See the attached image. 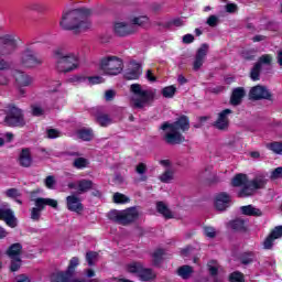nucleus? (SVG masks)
I'll list each match as a JSON object with an SVG mask.
<instances>
[{
  "mask_svg": "<svg viewBox=\"0 0 282 282\" xmlns=\"http://www.w3.org/2000/svg\"><path fill=\"white\" fill-rule=\"evenodd\" d=\"M89 14L91 10L89 9H75L63 13L59 25L63 30H77V32H85L91 28V22L89 21Z\"/></svg>",
  "mask_w": 282,
  "mask_h": 282,
  "instance_id": "1",
  "label": "nucleus"
},
{
  "mask_svg": "<svg viewBox=\"0 0 282 282\" xmlns=\"http://www.w3.org/2000/svg\"><path fill=\"white\" fill-rule=\"evenodd\" d=\"M53 58L58 74H69L80 67V55L76 52L57 48L53 52Z\"/></svg>",
  "mask_w": 282,
  "mask_h": 282,
  "instance_id": "2",
  "label": "nucleus"
},
{
  "mask_svg": "<svg viewBox=\"0 0 282 282\" xmlns=\"http://www.w3.org/2000/svg\"><path fill=\"white\" fill-rule=\"evenodd\" d=\"M189 128L191 124L186 116L178 118L177 121L173 123L164 122L161 126L163 131V140L166 142V144H182L185 139L184 135L180 133V129L181 131H188Z\"/></svg>",
  "mask_w": 282,
  "mask_h": 282,
  "instance_id": "3",
  "label": "nucleus"
},
{
  "mask_svg": "<svg viewBox=\"0 0 282 282\" xmlns=\"http://www.w3.org/2000/svg\"><path fill=\"white\" fill-rule=\"evenodd\" d=\"M265 184H268L265 177L257 176L256 178L248 181V176L246 174H237L231 181L232 186H242L238 192V197H252L257 191L265 188Z\"/></svg>",
  "mask_w": 282,
  "mask_h": 282,
  "instance_id": "4",
  "label": "nucleus"
},
{
  "mask_svg": "<svg viewBox=\"0 0 282 282\" xmlns=\"http://www.w3.org/2000/svg\"><path fill=\"white\" fill-rule=\"evenodd\" d=\"M130 91L132 94L131 104L135 109H144L155 100V89L144 88L140 84H132Z\"/></svg>",
  "mask_w": 282,
  "mask_h": 282,
  "instance_id": "5",
  "label": "nucleus"
},
{
  "mask_svg": "<svg viewBox=\"0 0 282 282\" xmlns=\"http://www.w3.org/2000/svg\"><path fill=\"white\" fill-rule=\"evenodd\" d=\"M2 124H4V127H18L22 129V127L28 124V121H25V112L17 105L9 104L4 109V118Z\"/></svg>",
  "mask_w": 282,
  "mask_h": 282,
  "instance_id": "6",
  "label": "nucleus"
},
{
  "mask_svg": "<svg viewBox=\"0 0 282 282\" xmlns=\"http://www.w3.org/2000/svg\"><path fill=\"white\" fill-rule=\"evenodd\" d=\"M19 65L24 69H33L43 65V58L36 56V43L29 44L20 54Z\"/></svg>",
  "mask_w": 282,
  "mask_h": 282,
  "instance_id": "7",
  "label": "nucleus"
},
{
  "mask_svg": "<svg viewBox=\"0 0 282 282\" xmlns=\"http://www.w3.org/2000/svg\"><path fill=\"white\" fill-rule=\"evenodd\" d=\"M108 217L121 226H129V224H133V221L138 220L140 212H138V208L135 207H130L124 210L115 209L108 214Z\"/></svg>",
  "mask_w": 282,
  "mask_h": 282,
  "instance_id": "8",
  "label": "nucleus"
},
{
  "mask_svg": "<svg viewBox=\"0 0 282 282\" xmlns=\"http://www.w3.org/2000/svg\"><path fill=\"white\" fill-rule=\"evenodd\" d=\"M80 265L78 257H73L69 260V264L66 271L55 272L51 275L52 282H83V280L74 279L76 274V268Z\"/></svg>",
  "mask_w": 282,
  "mask_h": 282,
  "instance_id": "9",
  "label": "nucleus"
},
{
  "mask_svg": "<svg viewBox=\"0 0 282 282\" xmlns=\"http://www.w3.org/2000/svg\"><path fill=\"white\" fill-rule=\"evenodd\" d=\"M99 68L106 76H118L122 73V59L117 56H108L100 59Z\"/></svg>",
  "mask_w": 282,
  "mask_h": 282,
  "instance_id": "10",
  "label": "nucleus"
},
{
  "mask_svg": "<svg viewBox=\"0 0 282 282\" xmlns=\"http://www.w3.org/2000/svg\"><path fill=\"white\" fill-rule=\"evenodd\" d=\"M35 207L31 209V219L33 221H39L41 219V213L45 210V206L51 208H58V202L54 198H43L39 197L34 199Z\"/></svg>",
  "mask_w": 282,
  "mask_h": 282,
  "instance_id": "11",
  "label": "nucleus"
},
{
  "mask_svg": "<svg viewBox=\"0 0 282 282\" xmlns=\"http://www.w3.org/2000/svg\"><path fill=\"white\" fill-rule=\"evenodd\" d=\"M17 50V39L14 35H3L0 37V56H10Z\"/></svg>",
  "mask_w": 282,
  "mask_h": 282,
  "instance_id": "12",
  "label": "nucleus"
},
{
  "mask_svg": "<svg viewBox=\"0 0 282 282\" xmlns=\"http://www.w3.org/2000/svg\"><path fill=\"white\" fill-rule=\"evenodd\" d=\"M0 219H2L10 228H17V217L8 204L0 206Z\"/></svg>",
  "mask_w": 282,
  "mask_h": 282,
  "instance_id": "13",
  "label": "nucleus"
},
{
  "mask_svg": "<svg viewBox=\"0 0 282 282\" xmlns=\"http://www.w3.org/2000/svg\"><path fill=\"white\" fill-rule=\"evenodd\" d=\"M232 113L231 109H225L218 113V118L214 123V127L219 131H228V127H230V119L228 116Z\"/></svg>",
  "mask_w": 282,
  "mask_h": 282,
  "instance_id": "14",
  "label": "nucleus"
},
{
  "mask_svg": "<svg viewBox=\"0 0 282 282\" xmlns=\"http://www.w3.org/2000/svg\"><path fill=\"white\" fill-rule=\"evenodd\" d=\"M67 186L73 191H77L78 195H83L85 193H88V191H91V188H94V182H91L90 180L83 178L77 181L76 183L70 182Z\"/></svg>",
  "mask_w": 282,
  "mask_h": 282,
  "instance_id": "15",
  "label": "nucleus"
},
{
  "mask_svg": "<svg viewBox=\"0 0 282 282\" xmlns=\"http://www.w3.org/2000/svg\"><path fill=\"white\" fill-rule=\"evenodd\" d=\"M251 100H271L272 94L263 86H254L249 93Z\"/></svg>",
  "mask_w": 282,
  "mask_h": 282,
  "instance_id": "16",
  "label": "nucleus"
},
{
  "mask_svg": "<svg viewBox=\"0 0 282 282\" xmlns=\"http://www.w3.org/2000/svg\"><path fill=\"white\" fill-rule=\"evenodd\" d=\"M208 55V44H203L196 52V56L193 63L194 72H199L202 66L204 65V61H206V56Z\"/></svg>",
  "mask_w": 282,
  "mask_h": 282,
  "instance_id": "17",
  "label": "nucleus"
},
{
  "mask_svg": "<svg viewBox=\"0 0 282 282\" xmlns=\"http://www.w3.org/2000/svg\"><path fill=\"white\" fill-rule=\"evenodd\" d=\"M66 208L70 210V213L80 214L84 210L83 202L76 195H69L66 197Z\"/></svg>",
  "mask_w": 282,
  "mask_h": 282,
  "instance_id": "18",
  "label": "nucleus"
},
{
  "mask_svg": "<svg viewBox=\"0 0 282 282\" xmlns=\"http://www.w3.org/2000/svg\"><path fill=\"white\" fill-rule=\"evenodd\" d=\"M113 30L117 36H129V34L135 32V25L127 22H116Z\"/></svg>",
  "mask_w": 282,
  "mask_h": 282,
  "instance_id": "19",
  "label": "nucleus"
},
{
  "mask_svg": "<svg viewBox=\"0 0 282 282\" xmlns=\"http://www.w3.org/2000/svg\"><path fill=\"white\" fill-rule=\"evenodd\" d=\"M231 197L227 193H220L216 195L215 198V208L216 210L224 212L226 208L230 207Z\"/></svg>",
  "mask_w": 282,
  "mask_h": 282,
  "instance_id": "20",
  "label": "nucleus"
},
{
  "mask_svg": "<svg viewBox=\"0 0 282 282\" xmlns=\"http://www.w3.org/2000/svg\"><path fill=\"white\" fill-rule=\"evenodd\" d=\"M14 78L19 87H30L34 84V77L25 74L24 72L17 70L14 73Z\"/></svg>",
  "mask_w": 282,
  "mask_h": 282,
  "instance_id": "21",
  "label": "nucleus"
},
{
  "mask_svg": "<svg viewBox=\"0 0 282 282\" xmlns=\"http://www.w3.org/2000/svg\"><path fill=\"white\" fill-rule=\"evenodd\" d=\"M245 96H246V90L243 88L241 87L235 88L230 97V104L234 105V107L241 105V100H243Z\"/></svg>",
  "mask_w": 282,
  "mask_h": 282,
  "instance_id": "22",
  "label": "nucleus"
},
{
  "mask_svg": "<svg viewBox=\"0 0 282 282\" xmlns=\"http://www.w3.org/2000/svg\"><path fill=\"white\" fill-rule=\"evenodd\" d=\"M140 76H142V66L140 64H134V67L128 69L124 74L127 80H138Z\"/></svg>",
  "mask_w": 282,
  "mask_h": 282,
  "instance_id": "23",
  "label": "nucleus"
},
{
  "mask_svg": "<svg viewBox=\"0 0 282 282\" xmlns=\"http://www.w3.org/2000/svg\"><path fill=\"white\" fill-rule=\"evenodd\" d=\"M20 166H24L28 169L32 166V154L30 153V149H23L19 156Z\"/></svg>",
  "mask_w": 282,
  "mask_h": 282,
  "instance_id": "24",
  "label": "nucleus"
},
{
  "mask_svg": "<svg viewBox=\"0 0 282 282\" xmlns=\"http://www.w3.org/2000/svg\"><path fill=\"white\" fill-rule=\"evenodd\" d=\"M240 210H241L242 215H247L248 217H261V215H263L261 209H259L252 205L242 206V207H240Z\"/></svg>",
  "mask_w": 282,
  "mask_h": 282,
  "instance_id": "25",
  "label": "nucleus"
},
{
  "mask_svg": "<svg viewBox=\"0 0 282 282\" xmlns=\"http://www.w3.org/2000/svg\"><path fill=\"white\" fill-rule=\"evenodd\" d=\"M155 273L152 271V269L142 267L138 278L140 281H153L155 279Z\"/></svg>",
  "mask_w": 282,
  "mask_h": 282,
  "instance_id": "26",
  "label": "nucleus"
},
{
  "mask_svg": "<svg viewBox=\"0 0 282 282\" xmlns=\"http://www.w3.org/2000/svg\"><path fill=\"white\" fill-rule=\"evenodd\" d=\"M142 268H144V264H142V262H130L127 264L126 270L130 274H137V276H139Z\"/></svg>",
  "mask_w": 282,
  "mask_h": 282,
  "instance_id": "27",
  "label": "nucleus"
},
{
  "mask_svg": "<svg viewBox=\"0 0 282 282\" xmlns=\"http://www.w3.org/2000/svg\"><path fill=\"white\" fill-rule=\"evenodd\" d=\"M77 138L84 142H89L94 138V131L91 129H80L77 131Z\"/></svg>",
  "mask_w": 282,
  "mask_h": 282,
  "instance_id": "28",
  "label": "nucleus"
},
{
  "mask_svg": "<svg viewBox=\"0 0 282 282\" xmlns=\"http://www.w3.org/2000/svg\"><path fill=\"white\" fill-rule=\"evenodd\" d=\"M22 248L23 247L21 243H14L9 248L7 254L10 257V259H20Z\"/></svg>",
  "mask_w": 282,
  "mask_h": 282,
  "instance_id": "29",
  "label": "nucleus"
},
{
  "mask_svg": "<svg viewBox=\"0 0 282 282\" xmlns=\"http://www.w3.org/2000/svg\"><path fill=\"white\" fill-rule=\"evenodd\" d=\"M156 210L158 213L163 215L165 219H173V213H171V209H169V207H166L164 203L162 202L156 203Z\"/></svg>",
  "mask_w": 282,
  "mask_h": 282,
  "instance_id": "30",
  "label": "nucleus"
},
{
  "mask_svg": "<svg viewBox=\"0 0 282 282\" xmlns=\"http://www.w3.org/2000/svg\"><path fill=\"white\" fill-rule=\"evenodd\" d=\"M31 115L34 116V118H41L45 113V108L41 104H32L30 106Z\"/></svg>",
  "mask_w": 282,
  "mask_h": 282,
  "instance_id": "31",
  "label": "nucleus"
},
{
  "mask_svg": "<svg viewBox=\"0 0 282 282\" xmlns=\"http://www.w3.org/2000/svg\"><path fill=\"white\" fill-rule=\"evenodd\" d=\"M96 122L100 124V127H109L111 123V118L105 113H97L95 115Z\"/></svg>",
  "mask_w": 282,
  "mask_h": 282,
  "instance_id": "32",
  "label": "nucleus"
},
{
  "mask_svg": "<svg viewBox=\"0 0 282 282\" xmlns=\"http://www.w3.org/2000/svg\"><path fill=\"white\" fill-rule=\"evenodd\" d=\"M177 274L181 276V279H191V275L193 274V267L183 265L178 268Z\"/></svg>",
  "mask_w": 282,
  "mask_h": 282,
  "instance_id": "33",
  "label": "nucleus"
},
{
  "mask_svg": "<svg viewBox=\"0 0 282 282\" xmlns=\"http://www.w3.org/2000/svg\"><path fill=\"white\" fill-rule=\"evenodd\" d=\"M174 178V172L173 170L169 169L163 174L159 176L160 182H163V184H169L173 182Z\"/></svg>",
  "mask_w": 282,
  "mask_h": 282,
  "instance_id": "34",
  "label": "nucleus"
},
{
  "mask_svg": "<svg viewBox=\"0 0 282 282\" xmlns=\"http://www.w3.org/2000/svg\"><path fill=\"white\" fill-rule=\"evenodd\" d=\"M256 65H259V67H261L263 69V66H270L272 65V55L270 54H264L262 56L259 57L258 62L256 63Z\"/></svg>",
  "mask_w": 282,
  "mask_h": 282,
  "instance_id": "35",
  "label": "nucleus"
},
{
  "mask_svg": "<svg viewBox=\"0 0 282 282\" xmlns=\"http://www.w3.org/2000/svg\"><path fill=\"white\" fill-rule=\"evenodd\" d=\"M73 166L78 170L87 169L89 166V160L85 158H77L74 160Z\"/></svg>",
  "mask_w": 282,
  "mask_h": 282,
  "instance_id": "36",
  "label": "nucleus"
},
{
  "mask_svg": "<svg viewBox=\"0 0 282 282\" xmlns=\"http://www.w3.org/2000/svg\"><path fill=\"white\" fill-rule=\"evenodd\" d=\"M232 230H246V220L238 218L230 223Z\"/></svg>",
  "mask_w": 282,
  "mask_h": 282,
  "instance_id": "37",
  "label": "nucleus"
},
{
  "mask_svg": "<svg viewBox=\"0 0 282 282\" xmlns=\"http://www.w3.org/2000/svg\"><path fill=\"white\" fill-rule=\"evenodd\" d=\"M86 261L90 267L96 265V261H98V252L96 251L86 252Z\"/></svg>",
  "mask_w": 282,
  "mask_h": 282,
  "instance_id": "38",
  "label": "nucleus"
},
{
  "mask_svg": "<svg viewBox=\"0 0 282 282\" xmlns=\"http://www.w3.org/2000/svg\"><path fill=\"white\" fill-rule=\"evenodd\" d=\"M162 257H164V250L163 249H156L152 253V259H153L154 265H160V263H162Z\"/></svg>",
  "mask_w": 282,
  "mask_h": 282,
  "instance_id": "39",
  "label": "nucleus"
},
{
  "mask_svg": "<svg viewBox=\"0 0 282 282\" xmlns=\"http://www.w3.org/2000/svg\"><path fill=\"white\" fill-rule=\"evenodd\" d=\"M44 185L50 191H54V188H56V177L54 175L46 176L44 180Z\"/></svg>",
  "mask_w": 282,
  "mask_h": 282,
  "instance_id": "40",
  "label": "nucleus"
},
{
  "mask_svg": "<svg viewBox=\"0 0 282 282\" xmlns=\"http://www.w3.org/2000/svg\"><path fill=\"white\" fill-rule=\"evenodd\" d=\"M175 91H177L175 86H167L162 89V95L164 98H173V96H175Z\"/></svg>",
  "mask_w": 282,
  "mask_h": 282,
  "instance_id": "41",
  "label": "nucleus"
},
{
  "mask_svg": "<svg viewBox=\"0 0 282 282\" xmlns=\"http://www.w3.org/2000/svg\"><path fill=\"white\" fill-rule=\"evenodd\" d=\"M229 281L230 282H245L246 279L243 276V273L239 271H235L231 274H229Z\"/></svg>",
  "mask_w": 282,
  "mask_h": 282,
  "instance_id": "42",
  "label": "nucleus"
},
{
  "mask_svg": "<svg viewBox=\"0 0 282 282\" xmlns=\"http://www.w3.org/2000/svg\"><path fill=\"white\" fill-rule=\"evenodd\" d=\"M87 77L84 75H72L68 78V83H73V85H80V83H86Z\"/></svg>",
  "mask_w": 282,
  "mask_h": 282,
  "instance_id": "43",
  "label": "nucleus"
},
{
  "mask_svg": "<svg viewBox=\"0 0 282 282\" xmlns=\"http://www.w3.org/2000/svg\"><path fill=\"white\" fill-rule=\"evenodd\" d=\"M4 195L9 197V199H17L21 197V192L18 188H9L4 192Z\"/></svg>",
  "mask_w": 282,
  "mask_h": 282,
  "instance_id": "44",
  "label": "nucleus"
},
{
  "mask_svg": "<svg viewBox=\"0 0 282 282\" xmlns=\"http://www.w3.org/2000/svg\"><path fill=\"white\" fill-rule=\"evenodd\" d=\"M113 202L115 204H129V197H127L124 194L115 193Z\"/></svg>",
  "mask_w": 282,
  "mask_h": 282,
  "instance_id": "45",
  "label": "nucleus"
},
{
  "mask_svg": "<svg viewBox=\"0 0 282 282\" xmlns=\"http://www.w3.org/2000/svg\"><path fill=\"white\" fill-rule=\"evenodd\" d=\"M135 171L139 175H142L141 182H147V175H144V173H147V164L139 163L135 167Z\"/></svg>",
  "mask_w": 282,
  "mask_h": 282,
  "instance_id": "46",
  "label": "nucleus"
},
{
  "mask_svg": "<svg viewBox=\"0 0 282 282\" xmlns=\"http://www.w3.org/2000/svg\"><path fill=\"white\" fill-rule=\"evenodd\" d=\"M268 149L276 153L278 155H282V142H272L268 144Z\"/></svg>",
  "mask_w": 282,
  "mask_h": 282,
  "instance_id": "47",
  "label": "nucleus"
},
{
  "mask_svg": "<svg viewBox=\"0 0 282 282\" xmlns=\"http://www.w3.org/2000/svg\"><path fill=\"white\" fill-rule=\"evenodd\" d=\"M261 69L262 68L259 66V64H254L250 73L251 80H259V76H261Z\"/></svg>",
  "mask_w": 282,
  "mask_h": 282,
  "instance_id": "48",
  "label": "nucleus"
},
{
  "mask_svg": "<svg viewBox=\"0 0 282 282\" xmlns=\"http://www.w3.org/2000/svg\"><path fill=\"white\" fill-rule=\"evenodd\" d=\"M147 21H149V18H147V17L134 18L132 20V23H130V25H134V32H137L138 25H144V23H147Z\"/></svg>",
  "mask_w": 282,
  "mask_h": 282,
  "instance_id": "49",
  "label": "nucleus"
},
{
  "mask_svg": "<svg viewBox=\"0 0 282 282\" xmlns=\"http://www.w3.org/2000/svg\"><path fill=\"white\" fill-rule=\"evenodd\" d=\"M240 261L243 265H249V263H252L254 261V253H245L241 256Z\"/></svg>",
  "mask_w": 282,
  "mask_h": 282,
  "instance_id": "50",
  "label": "nucleus"
},
{
  "mask_svg": "<svg viewBox=\"0 0 282 282\" xmlns=\"http://www.w3.org/2000/svg\"><path fill=\"white\" fill-rule=\"evenodd\" d=\"M209 273L212 276H217V273L219 272V264L217 262L212 261L208 263Z\"/></svg>",
  "mask_w": 282,
  "mask_h": 282,
  "instance_id": "51",
  "label": "nucleus"
},
{
  "mask_svg": "<svg viewBox=\"0 0 282 282\" xmlns=\"http://www.w3.org/2000/svg\"><path fill=\"white\" fill-rule=\"evenodd\" d=\"M53 100H54L53 105L57 109H61V107H63V104L65 102V99H63V97H61V94L53 95Z\"/></svg>",
  "mask_w": 282,
  "mask_h": 282,
  "instance_id": "52",
  "label": "nucleus"
},
{
  "mask_svg": "<svg viewBox=\"0 0 282 282\" xmlns=\"http://www.w3.org/2000/svg\"><path fill=\"white\" fill-rule=\"evenodd\" d=\"M204 235L209 239H215V237L217 236V231L213 227H204Z\"/></svg>",
  "mask_w": 282,
  "mask_h": 282,
  "instance_id": "53",
  "label": "nucleus"
},
{
  "mask_svg": "<svg viewBox=\"0 0 282 282\" xmlns=\"http://www.w3.org/2000/svg\"><path fill=\"white\" fill-rule=\"evenodd\" d=\"M274 240L275 239L269 235L263 242L264 250H271L272 246H274Z\"/></svg>",
  "mask_w": 282,
  "mask_h": 282,
  "instance_id": "54",
  "label": "nucleus"
},
{
  "mask_svg": "<svg viewBox=\"0 0 282 282\" xmlns=\"http://www.w3.org/2000/svg\"><path fill=\"white\" fill-rule=\"evenodd\" d=\"M11 272H17L21 268V258H11Z\"/></svg>",
  "mask_w": 282,
  "mask_h": 282,
  "instance_id": "55",
  "label": "nucleus"
},
{
  "mask_svg": "<svg viewBox=\"0 0 282 282\" xmlns=\"http://www.w3.org/2000/svg\"><path fill=\"white\" fill-rule=\"evenodd\" d=\"M86 80H88L89 85H100L101 83H105V79L101 76L88 77Z\"/></svg>",
  "mask_w": 282,
  "mask_h": 282,
  "instance_id": "56",
  "label": "nucleus"
},
{
  "mask_svg": "<svg viewBox=\"0 0 282 282\" xmlns=\"http://www.w3.org/2000/svg\"><path fill=\"white\" fill-rule=\"evenodd\" d=\"M218 23H219V18L217 15H210L207 19V25H209V28H217Z\"/></svg>",
  "mask_w": 282,
  "mask_h": 282,
  "instance_id": "57",
  "label": "nucleus"
},
{
  "mask_svg": "<svg viewBox=\"0 0 282 282\" xmlns=\"http://www.w3.org/2000/svg\"><path fill=\"white\" fill-rule=\"evenodd\" d=\"M270 236L273 237L275 240H276V239H281V237H282V226L275 227V228L271 231Z\"/></svg>",
  "mask_w": 282,
  "mask_h": 282,
  "instance_id": "58",
  "label": "nucleus"
},
{
  "mask_svg": "<svg viewBox=\"0 0 282 282\" xmlns=\"http://www.w3.org/2000/svg\"><path fill=\"white\" fill-rule=\"evenodd\" d=\"M46 133H47V138H50V140L61 138V131H58L56 129H48Z\"/></svg>",
  "mask_w": 282,
  "mask_h": 282,
  "instance_id": "59",
  "label": "nucleus"
},
{
  "mask_svg": "<svg viewBox=\"0 0 282 282\" xmlns=\"http://www.w3.org/2000/svg\"><path fill=\"white\" fill-rule=\"evenodd\" d=\"M10 85V77L6 74H0V87H8Z\"/></svg>",
  "mask_w": 282,
  "mask_h": 282,
  "instance_id": "60",
  "label": "nucleus"
},
{
  "mask_svg": "<svg viewBox=\"0 0 282 282\" xmlns=\"http://www.w3.org/2000/svg\"><path fill=\"white\" fill-rule=\"evenodd\" d=\"M47 87L51 91H56V89L61 87V80H51L47 83Z\"/></svg>",
  "mask_w": 282,
  "mask_h": 282,
  "instance_id": "61",
  "label": "nucleus"
},
{
  "mask_svg": "<svg viewBox=\"0 0 282 282\" xmlns=\"http://www.w3.org/2000/svg\"><path fill=\"white\" fill-rule=\"evenodd\" d=\"M238 9H239V8L237 7L236 3H227V4L225 6V10H226V12H228L229 14H232V13L237 12Z\"/></svg>",
  "mask_w": 282,
  "mask_h": 282,
  "instance_id": "62",
  "label": "nucleus"
},
{
  "mask_svg": "<svg viewBox=\"0 0 282 282\" xmlns=\"http://www.w3.org/2000/svg\"><path fill=\"white\" fill-rule=\"evenodd\" d=\"M271 177H272L273 180H276V178H279V177H282V167H276V169L272 172Z\"/></svg>",
  "mask_w": 282,
  "mask_h": 282,
  "instance_id": "63",
  "label": "nucleus"
},
{
  "mask_svg": "<svg viewBox=\"0 0 282 282\" xmlns=\"http://www.w3.org/2000/svg\"><path fill=\"white\" fill-rule=\"evenodd\" d=\"M13 282H31L26 275H18Z\"/></svg>",
  "mask_w": 282,
  "mask_h": 282,
  "instance_id": "64",
  "label": "nucleus"
}]
</instances>
